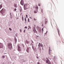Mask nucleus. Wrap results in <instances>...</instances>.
I'll use <instances>...</instances> for the list:
<instances>
[{
  "label": "nucleus",
  "instance_id": "f257e3e1",
  "mask_svg": "<svg viewBox=\"0 0 64 64\" xmlns=\"http://www.w3.org/2000/svg\"><path fill=\"white\" fill-rule=\"evenodd\" d=\"M6 12V10H5V9L3 8L0 10V13L2 14V16H4V15H5Z\"/></svg>",
  "mask_w": 64,
  "mask_h": 64
},
{
  "label": "nucleus",
  "instance_id": "4be33fe9",
  "mask_svg": "<svg viewBox=\"0 0 64 64\" xmlns=\"http://www.w3.org/2000/svg\"><path fill=\"white\" fill-rule=\"evenodd\" d=\"M32 44V49H34V46H33V44Z\"/></svg>",
  "mask_w": 64,
  "mask_h": 64
},
{
  "label": "nucleus",
  "instance_id": "6e6552de",
  "mask_svg": "<svg viewBox=\"0 0 64 64\" xmlns=\"http://www.w3.org/2000/svg\"><path fill=\"white\" fill-rule=\"evenodd\" d=\"M18 51H21V50L20 47L19 46H18Z\"/></svg>",
  "mask_w": 64,
  "mask_h": 64
},
{
  "label": "nucleus",
  "instance_id": "9d476101",
  "mask_svg": "<svg viewBox=\"0 0 64 64\" xmlns=\"http://www.w3.org/2000/svg\"><path fill=\"white\" fill-rule=\"evenodd\" d=\"M48 53L50 55H51V54H50V48H49Z\"/></svg>",
  "mask_w": 64,
  "mask_h": 64
},
{
  "label": "nucleus",
  "instance_id": "a19ab883",
  "mask_svg": "<svg viewBox=\"0 0 64 64\" xmlns=\"http://www.w3.org/2000/svg\"><path fill=\"white\" fill-rule=\"evenodd\" d=\"M25 30H24V33H25Z\"/></svg>",
  "mask_w": 64,
  "mask_h": 64
},
{
  "label": "nucleus",
  "instance_id": "393cba45",
  "mask_svg": "<svg viewBox=\"0 0 64 64\" xmlns=\"http://www.w3.org/2000/svg\"><path fill=\"white\" fill-rule=\"evenodd\" d=\"M29 20H30L29 18H28V22H30V21Z\"/></svg>",
  "mask_w": 64,
  "mask_h": 64
},
{
  "label": "nucleus",
  "instance_id": "5fc2aeb1",
  "mask_svg": "<svg viewBox=\"0 0 64 64\" xmlns=\"http://www.w3.org/2000/svg\"><path fill=\"white\" fill-rule=\"evenodd\" d=\"M12 64H14V63H13Z\"/></svg>",
  "mask_w": 64,
  "mask_h": 64
},
{
  "label": "nucleus",
  "instance_id": "6ab92c4d",
  "mask_svg": "<svg viewBox=\"0 0 64 64\" xmlns=\"http://www.w3.org/2000/svg\"><path fill=\"white\" fill-rule=\"evenodd\" d=\"M20 12H22V8H21L20 9Z\"/></svg>",
  "mask_w": 64,
  "mask_h": 64
},
{
  "label": "nucleus",
  "instance_id": "c9c22d12",
  "mask_svg": "<svg viewBox=\"0 0 64 64\" xmlns=\"http://www.w3.org/2000/svg\"><path fill=\"white\" fill-rule=\"evenodd\" d=\"M10 18H11V19H12V17H11V16H10Z\"/></svg>",
  "mask_w": 64,
  "mask_h": 64
},
{
  "label": "nucleus",
  "instance_id": "49530a36",
  "mask_svg": "<svg viewBox=\"0 0 64 64\" xmlns=\"http://www.w3.org/2000/svg\"><path fill=\"white\" fill-rule=\"evenodd\" d=\"M42 12H43V10H42Z\"/></svg>",
  "mask_w": 64,
  "mask_h": 64
},
{
  "label": "nucleus",
  "instance_id": "e433bc0d",
  "mask_svg": "<svg viewBox=\"0 0 64 64\" xmlns=\"http://www.w3.org/2000/svg\"><path fill=\"white\" fill-rule=\"evenodd\" d=\"M16 36L17 37V34H16Z\"/></svg>",
  "mask_w": 64,
  "mask_h": 64
},
{
  "label": "nucleus",
  "instance_id": "20e7f679",
  "mask_svg": "<svg viewBox=\"0 0 64 64\" xmlns=\"http://www.w3.org/2000/svg\"><path fill=\"white\" fill-rule=\"evenodd\" d=\"M20 4L22 5H24V1L23 0H22L20 2Z\"/></svg>",
  "mask_w": 64,
  "mask_h": 64
},
{
  "label": "nucleus",
  "instance_id": "2f4dec72",
  "mask_svg": "<svg viewBox=\"0 0 64 64\" xmlns=\"http://www.w3.org/2000/svg\"><path fill=\"white\" fill-rule=\"evenodd\" d=\"M58 33L59 35H60V34H59V30H58Z\"/></svg>",
  "mask_w": 64,
  "mask_h": 64
},
{
  "label": "nucleus",
  "instance_id": "dca6fc26",
  "mask_svg": "<svg viewBox=\"0 0 64 64\" xmlns=\"http://www.w3.org/2000/svg\"><path fill=\"white\" fill-rule=\"evenodd\" d=\"M14 6L16 8H17V5L15 4H14Z\"/></svg>",
  "mask_w": 64,
  "mask_h": 64
},
{
  "label": "nucleus",
  "instance_id": "f3484780",
  "mask_svg": "<svg viewBox=\"0 0 64 64\" xmlns=\"http://www.w3.org/2000/svg\"><path fill=\"white\" fill-rule=\"evenodd\" d=\"M26 43L27 44H29V43H30L28 41H27V40H26Z\"/></svg>",
  "mask_w": 64,
  "mask_h": 64
},
{
  "label": "nucleus",
  "instance_id": "c756f323",
  "mask_svg": "<svg viewBox=\"0 0 64 64\" xmlns=\"http://www.w3.org/2000/svg\"><path fill=\"white\" fill-rule=\"evenodd\" d=\"M26 18H25V22H26Z\"/></svg>",
  "mask_w": 64,
  "mask_h": 64
},
{
  "label": "nucleus",
  "instance_id": "412c9836",
  "mask_svg": "<svg viewBox=\"0 0 64 64\" xmlns=\"http://www.w3.org/2000/svg\"><path fill=\"white\" fill-rule=\"evenodd\" d=\"M38 46V47H40V43H39V44Z\"/></svg>",
  "mask_w": 64,
  "mask_h": 64
},
{
  "label": "nucleus",
  "instance_id": "7ed1b4c3",
  "mask_svg": "<svg viewBox=\"0 0 64 64\" xmlns=\"http://www.w3.org/2000/svg\"><path fill=\"white\" fill-rule=\"evenodd\" d=\"M46 63H48V64H50L51 63V62H50V60H46Z\"/></svg>",
  "mask_w": 64,
  "mask_h": 64
},
{
  "label": "nucleus",
  "instance_id": "c03bdc74",
  "mask_svg": "<svg viewBox=\"0 0 64 64\" xmlns=\"http://www.w3.org/2000/svg\"><path fill=\"white\" fill-rule=\"evenodd\" d=\"M5 1H7V0H4Z\"/></svg>",
  "mask_w": 64,
  "mask_h": 64
},
{
  "label": "nucleus",
  "instance_id": "bb28decb",
  "mask_svg": "<svg viewBox=\"0 0 64 64\" xmlns=\"http://www.w3.org/2000/svg\"><path fill=\"white\" fill-rule=\"evenodd\" d=\"M9 29L10 30V31H12V29L11 28H9Z\"/></svg>",
  "mask_w": 64,
  "mask_h": 64
},
{
  "label": "nucleus",
  "instance_id": "ddd939ff",
  "mask_svg": "<svg viewBox=\"0 0 64 64\" xmlns=\"http://www.w3.org/2000/svg\"><path fill=\"white\" fill-rule=\"evenodd\" d=\"M40 47H44V46H43V45L42 44H40Z\"/></svg>",
  "mask_w": 64,
  "mask_h": 64
},
{
  "label": "nucleus",
  "instance_id": "09e8293b",
  "mask_svg": "<svg viewBox=\"0 0 64 64\" xmlns=\"http://www.w3.org/2000/svg\"><path fill=\"white\" fill-rule=\"evenodd\" d=\"M38 6H40V5L39 4V5H38Z\"/></svg>",
  "mask_w": 64,
  "mask_h": 64
},
{
  "label": "nucleus",
  "instance_id": "473e14b6",
  "mask_svg": "<svg viewBox=\"0 0 64 64\" xmlns=\"http://www.w3.org/2000/svg\"><path fill=\"white\" fill-rule=\"evenodd\" d=\"M34 21H36V19H35V18H34Z\"/></svg>",
  "mask_w": 64,
  "mask_h": 64
},
{
  "label": "nucleus",
  "instance_id": "1a4fd4ad",
  "mask_svg": "<svg viewBox=\"0 0 64 64\" xmlns=\"http://www.w3.org/2000/svg\"><path fill=\"white\" fill-rule=\"evenodd\" d=\"M33 50L34 52H35L36 51H37V49H36V48H34V49H33Z\"/></svg>",
  "mask_w": 64,
  "mask_h": 64
},
{
  "label": "nucleus",
  "instance_id": "8fccbe9b",
  "mask_svg": "<svg viewBox=\"0 0 64 64\" xmlns=\"http://www.w3.org/2000/svg\"><path fill=\"white\" fill-rule=\"evenodd\" d=\"M30 18H31V17H30Z\"/></svg>",
  "mask_w": 64,
  "mask_h": 64
},
{
  "label": "nucleus",
  "instance_id": "4c0bfd02",
  "mask_svg": "<svg viewBox=\"0 0 64 64\" xmlns=\"http://www.w3.org/2000/svg\"><path fill=\"white\" fill-rule=\"evenodd\" d=\"M36 58H37L38 59H39V57H38V56H37Z\"/></svg>",
  "mask_w": 64,
  "mask_h": 64
},
{
  "label": "nucleus",
  "instance_id": "ea45409f",
  "mask_svg": "<svg viewBox=\"0 0 64 64\" xmlns=\"http://www.w3.org/2000/svg\"><path fill=\"white\" fill-rule=\"evenodd\" d=\"M20 32H22V30H20Z\"/></svg>",
  "mask_w": 64,
  "mask_h": 64
},
{
  "label": "nucleus",
  "instance_id": "a18cd8bd",
  "mask_svg": "<svg viewBox=\"0 0 64 64\" xmlns=\"http://www.w3.org/2000/svg\"><path fill=\"white\" fill-rule=\"evenodd\" d=\"M32 44H30V46H32Z\"/></svg>",
  "mask_w": 64,
  "mask_h": 64
},
{
  "label": "nucleus",
  "instance_id": "72a5a7b5",
  "mask_svg": "<svg viewBox=\"0 0 64 64\" xmlns=\"http://www.w3.org/2000/svg\"><path fill=\"white\" fill-rule=\"evenodd\" d=\"M28 26L29 27V28H30L31 29V27H30V26Z\"/></svg>",
  "mask_w": 64,
  "mask_h": 64
},
{
  "label": "nucleus",
  "instance_id": "4468645a",
  "mask_svg": "<svg viewBox=\"0 0 64 64\" xmlns=\"http://www.w3.org/2000/svg\"><path fill=\"white\" fill-rule=\"evenodd\" d=\"M26 9H28L29 8V6H28V5L27 4V5H26Z\"/></svg>",
  "mask_w": 64,
  "mask_h": 64
},
{
  "label": "nucleus",
  "instance_id": "58836bf2",
  "mask_svg": "<svg viewBox=\"0 0 64 64\" xmlns=\"http://www.w3.org/2000/svg\"><path fill=\"white\" fill-rule=\"evenodd\" d=\"M47 21H46V22H45L46 24H47Z\"/></svg>",
  "mask_w": 64,
  "mask_h": 64
},
{
  "label": "nucleus",
  "instance_id": "79ce46f5",
  "mask_svg": "<svg viewBox=\"0 0 64 64\" xmlns=\"http://www.w3.org/2000/svg\"><path fill=\"white\" fill-rule=\"evenodd\" d=\"M32 43H33V41H32Z\"/></svg>",
  "mask_w": 64,
  "mask_h": 64
},
{
  "label": "nucleus",
  "instance_id": "cd10ccee",
  "mask_svg": "<svg viewBox=\"0 0 64 64\" xmlns=\"http://www.w3.org/2000/svg\"><path fill=\"white\" fill-rule=\"evenodd\" d=\"M41 29L40 28V29H39V31L40 32H41Z\"/></svg>",
  "mask_w": 64,
  "mask_h": 64
},
{
  "label": "nucleus",
  "instance_id": "2eb2a0df",
  "mask_svg": "<svg viewBox=\"0 0 64 64\" xmlns=\"http://www.w3.org/2000/svg\"><path fill=\"white\" fill-rule=\"evenodd\" d=\"M29 48H27V49L26 50V52H28H28H29Z\"/></svg>",
  "mask_w": 64,
  "mask_h": 64
},
{
  "label": "nucleus",
  "instance_id": "a211bd4d",
  "mask_svg": "<svg viewBox=\"0 0 64 64\" xmlns=\"http://www.w3.org/2000/svg\"><path fill=\"white\" fill-rule=\"evenodd\" d=\"M38 48L39 50L40 51H41V48H40V47H38Z\"/></svg>",
  "mask_w": 64,
  "mask_h": 64
},
{
  "label": "nucleus",
  "instance_id": "0eeeda50",
  "mask_svg": "<svg viewBox=\"0 0 64 64\" xmlns=\"http://www.w3.org/2000/svg\"><path fill=\"white\" fill-rule=\"evenodd\" d=\"M27 4H24V10H26V6H27Z\"/></svg>",
  "mask_w": 64,
  "mask_h": 64
},
{
  "label": "nucleus",
  "instance_id": "5701e85b",
  "mask_svg": "<svg viewBox=\"0 0 64 64\" xmlns=\"http://www.w3.org/2000/svg\"><path fill=\"white\" fill-rule=\"evenodd\" d=\"M15 41L16 42H16H17V39H16L15 40Z\"/></svg>",
  "mask_w": 64,
  "mask_h": 64
},
{
  "label": "nucleus",
  "instance_id": "f03ea898",
  "mask_svg": "<svg viewBox=\"0 0 64 64\" xmlns=\"http://www.w3.org/2000/svg\"><path fill=\"white\" fill-rule=\"evenodd\" d=\"M8 48L9 49L11 50L12 48V44L10 43H8Z\"/></svg>",
  "mask_w": 64,
  "mask_h": 64
},
{
  "label": "nucleus",
  "instance_id": "423d86ee",
  "mask_svg": "<svg viewBox=\"0 0 64 64\" xmlns=\"http://www.w3.org/2000/svg\"><path fill=\"white\" fill-rule=\"evenodd\" d=\"M33 31L34 32V33H35L36 32V34H37V32L36 31V29H35V28H34L33 30Z\"/></svg>",
  "mask_w": 64,
  "mask_h": 64
},
{
  "label": "nucleus",
  "instance_id": "4d7b16f0",
  "mask_svg": "<svg viewBox=\"0 0 64 64\" xmlns=\"http://www.w3.org/2000/svg\"><path fill=\"white\" fill-rule=\"evenodd\" d=\"M42 15H43V14H42Z\"/></svg>",
  "mask_w": 64,
  "mask_h": 64
},
{
  "label": "nucleus",
  "instance_id": "c85d7f7f",
  "mask_svg": "<svg viewBox=\"0 0 64 64\" xmlns=\"http://www.w3.org/2000/svg\"><path fill=\"white\" fill-rule=\"evenodd\" d=\"M24 28L25 29H27V27L26 26V27H24Z\"/></svg>",
  "mask_w": 64,
  "mask_h": 64
},
{
  "label": "nucleus",
  "instance_id": "37998d69",
  "mask_svg": "<svg viewBox=\"0 0 64 64\" xmlns=\"http://www.w3.org/2000/svg\"><path fill=\"white\" fill-rule=\"evenodd\" d=\"M28 15H26V17H27V16H28Z\"/></svg>",
  "mask_w": 64,
  "mask_h": 64
},
{
  "label": "nucleus",
  "instance_id": "9b49d317",
  "mask_svg": "<svg viewBox=\"0 0 64 64\" xmlns=\"http://www.w3.org/2000/svg\"><path fill=\"white\" fill-rule=\"evenodd\" d=\"M35 8L36 10H38V6H36L35 7Z\"/></svg>",
  "mask_w": 64,
  "mask_h": 64
},
{
  "label": "nucleus",
  "instance_id": "a878e982",
  "mask_svg": "<svg viewBox=\"0 0 64 64\" xmlns=\"http://www.w3.org/2000/svg\"><path fill=\"white\" fill-rule=\"evenodd\" d=\"M22 21L23 20H24V18L23 17V16H22Z\"/></svg>",
  "mask_w": 64,
  "mask_h": 64
},
{
  "label": "nucleus",
  "instance_id": "aec40b11",
  "mask_svg": "<svg viewBox=\"0 0 64 64\" xmlns=\"http://www.w3.org/2000/svg\"><path fill=\"white\" fill-rule=\"evenodd\" d=\"M2 58H5V56H3L2 57Z\"/></svg>",
  "mask_w": 64,
  "mask_h": 64
},
{
  "label": "nucleus",
  "instance_id": "7c9ffc66",
  "mask_svg": "<svg viewBox=\"0 0 64 64\" xmlns=\"http://www.w3.org/2000/svg\"><path fill=\"white\" fill-rule=\"evenodd\" d=\"M44 29V28H42V32H43V31H44V30H43Z\"/></svg>",
  "mask_w": 64,
  "mask_h": 64
},
{
  "label": "nucleus",
  "instance_id": "6e6d98bb",
  "mask_svg": "<svg viewBox=\"0 0 64 64\" xmlns=\"http://www.w3.org/2000/svg\"><path fill=\"white\" fill-rule=\"evenodd\" d=\"M10 14H11V13H10Z\"/></svg>",
  "mask_w": 64,
  "mask_h": 64
},
{
  "label": "nucleus",
  "instance_id": "3c124183",
  "mask_svg": "<svg viewBox=\"0 0 64 64\" xmlns=\"http://www.w3.org/2000/svg\"><path fill=\"white\" fill-rule=\"evenodd\" d=\"M29 28H28V30H29Z\"/></svg>",
  "mask_w": 64,
  "mask_h": 64
},
{
  "label": "nucleus",
  "instance_id": "864d4df0",
  "mask_svg": "<svg viewBox=\"0 0 64 64\" xmlns=\"http://www.w3.org/2000/svg\"><path fill=\"white\" fill-rule=\"evenodd\" d=\"M47 32H46L47 33Z\"/></svg>",
  "mask_w": 64,
  "mask_h": 64
},
{
  "label": "nucleus",
  "instance_id": "603ef678",
  "mask_svg": "<svg viewBox=\"0 0 64 64\" xmlns=\"http://www.w3.org/2000/svg\"><path fill=\"white\" fill-rule=\"evenodd\" d=\"M46 33H47V32L45 34H46Z\"/></svg>",
  "mask_w": 64,
  "mask_h": 64
},
{
  "label": "nucleus",
  "instance_id": "39448f33",
  "mask_svg": "<svg viewBox=\"0 0 64 64\" xmlns=\"http://www.w3.org/2000/svg\"><path fill=\"white\" fill-rule=\"evenodd\" d=\"M3 47V44L2 43H0V49Z\"/></svg>",
  "mask_w": 64,
  "mask_h": 64
},
{
  "label": "nucleus",
  "instance_id": "f8f14e48",
  "mask_svg": "<svg viewBox=\"0 0 64 64\" xmlns=\"http://www.w3.org/2000/svg\"><path fill=\"white\" fill-rule=\"evenodd\" d=\"M2 7L3 6L2 5V4H1L0 5V9H1L2 8Z\"/></svg>",
  "mask_w": 64,
  "mask_h": 64
},
{
  "label": "nucleus",
  "instance_id": "b1692460",
  "mask_svg": "<svg viewBox=\"0 0 64 64\" xmlns=\"http://www.w3.org/2000/svg\"><path fill=\"white\" fill-rule=\"evenodd\" d=\"M34 13H37L36 12V11H35V10L34 11Z\"/></svg>",
  "mask_w": 64,
  "mask_h": 64
},
{
  "label": "nucleus",
  "instance_id": "de8ad7c7",
  "mask_svg": "<svg viewBox=\"0 0 64 64\" xmlns=\"http://www.w3.org/2000/svg\"><path fill=\"white\" fill-rule=\"evenodd\" d=\"M42 49L43 50H44L43 49V48H42Z\"/></svg>",
  "mask_w": 64,
  "mask_h": 64
},
{
  "label": "nucleus",
  "instance_id": "f704fd0d",
  "mask_svg": "<svg viewBox=\"0 0 64 64\" xmlns=\"http://www.w3.org/2000/svg\"><path fill=\"white\" fill-rule=\"evenodd\" d=\"M14 11H16V8H15L14 9Z\"/></svg>",
  "mask_w": 64,
  "mask_h": 64
}]
</instances>
